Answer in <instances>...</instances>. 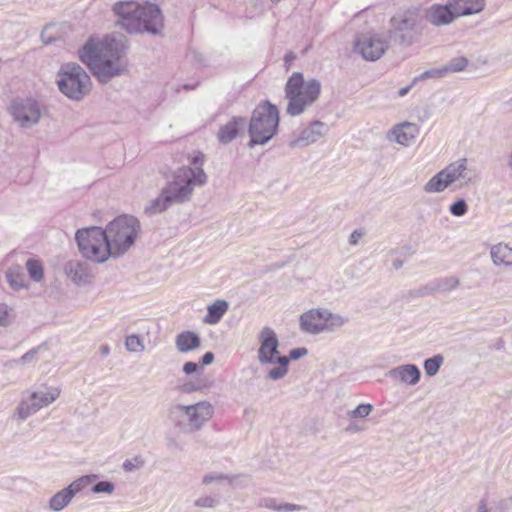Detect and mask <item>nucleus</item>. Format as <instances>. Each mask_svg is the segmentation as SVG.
<instances>
[{
    "label": "nucleus",
    "mask_w": 512,
    "mask_h": 512,
    "mask_svg": "<svg viewBox=\"0 0 512 512\" xmlns=\"http://www.w3.org/2000/svg\"><path fill=\"white\" fill-rule=\"evenodd\" d=\"M127 48L128 38L112 33L101 40L88 39L78 50V56L101 83H108L127 72Z\"/></svg>",
    "instance_id": "obj_1"
},
{
    "label": "nucleus",
    "mask_w": 512,
    "mask_h": 512,
    "mask_svg": "<svg viewBox=\"0 0 512 512\" xmlns=\"http://www.w3.org/2000/svg\"><path fill=\"white\" fill-rule=\"evenodd\" d=\"M203 163L204 155L197 152L192 157L191 166H183L174 171L159 196L145 207V213L158 214L174 204L189 202L194 190L207 183L208 176L202 168Z\"/></svg>",
    "instance_id": "obj_2"
},
{
    "label": "nucleus",
    "mask_w": 512,
    "mask_h": 512,
    "mask_svg": "<svg viewBox=\"0 0 512 512\" xmlns=\"http://www.w3.org/2000/svg\"><path fill=\"white\" fill-rule=\"evenodd\" d=\"M112 11L116 16V26L129 34H163L164 16L157 4L119 1L113 5Z\"/></svg>",
    "instance_id": "obj_3"
},
{
    "label": "nucleus",
    "mask_w": 512,
    "mask_h": 512,
    "mask_svg": "<svg viewBox=\"0 0 512 512\" xmlns=\"http://www.w3.org/2000/svg\"><path fill=\"white\" fill-rule=\"evenodd\" d=\"M479 173L465 157L459 158L431 177L424 185L426 193H441L447 188L453 191L469 188L479 182Z\"/></svg>",
    "instance_id": "obj_4"
},
{
    "label": "nucleus",
    "mask_w": 512,
    "mask_h": 512,
    "mask_svg": "<svg viewBox=\"0 0 512 512\" xmlns=\"http://www.w3.org/2000/svg\"><path fill=\"white\" fill-rule=\"evenodd\" d=\"M284 91L288 101L286 113L298 116L318 100L321 83L314 78L305 81L302 73L294 72L288 78Z\"/></svg>",
    "instance_id": "obj_5"
},
{
    "label": "nucleus",
    "mask_w": 512,
    "mask_h": 512,
    "mask_svg": "<svg viewBox=\"0 0 512 512\" xmlns=\"http://www.w3.org/2000/svg\"><path fill=\"white\" fill-rule=\"evenodd\" d=\"M104 230L112 257L117 258L134 246L141 232V224L136 217L124 214L109 222Z\"/></svg>",
    "instance_id": "obj_6"
},
{
    "label": "nucleus",
    "mask_w": 512,
    "mask_h": 512,
    "mask_svg": "<svg viewBox=\"0 0 512 512\" xmlns=\"http://www.w3.org/2000/svg\"><path fill=\"white\" fill-rule=\"evenodd\" d=\"M279 125V111L269 101L260 103L252 112L248 133L250 148L256 145H264L277 133Z\"/></svg>",
    "instance_id": "obj_7"
},
{
    "label": "nucleus",
    "mask_w": 512,
    "mask_h": 512,
    "mask_svg": "<svg viewBox=\"0 0 512 512\" xmlns=\"http://www.w3.org/2000/svg\"><path fill=\"white\" fill-rule=\"evenodd\" d=\"M214 407L209 401L194 404H176L169 410V417L175 426L184 433L199 431L213 416Z\"/></svg>",
    "instance_id": "obj_8"
},
{
    "label": "nucleus",
    "mask_w": 512,
    "mask_h": 512,
    "mask_svg": "<svg viewBox=\"0 0 512 512\" xmlns=\"http://www.w3.org/2000/svg\"><path fill=\"white\" fill-rule=\"evenodd\" d=\"M260 347L258 349V361L264 364H275L267 372V378L273 381L282 379L288 372L289 358L279 353V340L276 333L270 327H264L259 335Z\"/></svg>",
    "instance_id": "obj_9"
},
{
    "label": "nucleus",
    "mask_w": 512,
    "mask_h": 512,
    "mask_svg": "<svg viewBox=\"0 0 512 512\" xmlns=\"http://www.w3.org/2000/svg\"><path fill=\"white\" fill-rule=\"evenodd\" d=\"M57 85L61 93L74 101L82 100L92 88L90 76L75 62L61 65L57 73Z\"/></svg>",
    "instance_id": "obj_10"
},
{
    "label": "nucleus",
    "mask_w": 512,
    "mask_h": 512,
    "mask_svg": "<svg viewBox=\"0 0 512 512\" xmlns=\"http://www.w3.org/2000/svg\"><path fill=\"white\" fill-rule=\"evenodd\" d=\"M75 239L82 256L94 263L101 264L112 257L106 232L101 227L79 229Z\"/></svg>",
    "instance_id": "obj_11"
},
{
    "label": "nucleus",
    "mask_w": 512,
    "mask_h": 512,
    "mask_svg": "<svg viewBox=\"0 0 512 512\" xmlns=\"http://www.w3.org/2000/svg\"><path fill=\"white\" fill-rule=\"evenodd\" d=\"M61 390L58 387L43 386L36 391H25L15 411L14 416L24 421L34 415L40 409L49 406L60 396Z\"/></svg>",
    "instance_id": "obj_12"
},
{
    "label": "nucleus",
    "mask_w": 512,
    "mask_h": 512,
    "mask_svg": "<svg viewBox=\"0 0 512 512\" xmlns=\"http://www.w3.org/2000/svg\"><path fill=\"white\" fill-rule=\"evenodd\" d=\"M391 25L394 37L406 46L415 43L422 33L421 15L416 8L396 14L391 19Z\"/></svg>",
    "instance_id": "obj_13"
},
{
    "label": "nucleus",
    "mask_w": 512,
    "mask_h": 512,
    "mask_svg": "<svg viewBox=\"0 0 512 512\" xmlns=\"http://www.w3.org/2000/svg\"><path fill=\"white\" fill-rule=\"evenodd\" d=\"M10 112L14 120L24 128L36 125L41 117V109L34 99H16L10 106Z\"/></svg>",
    "instance_id": "obj_14"
},
{
    "label": "nucleus",
    "mask_w": 512,
    "mask_h": 512,
    "mask_svg": "<svg viewBox=\"0 0 512 512\" xmlns=\"http://www.w3.org/2000/svg\"><path fill=\"white\" fill-rule=\"evenodd\" d=\"M388 49V37L381 34H366L357 38L355 51L367 61H376Z\"/></svg>",
    "instance_id": "obj_15"
},
{
    "label": "nucleus",
    "mask_w": 512,
    "mask_h": 512,
    "mask_svg": "<svg viewBox=\"0 0 512 512\" xmlns=\"http://www.w3.org/2000/svg\"><path fill=\"white\" fill-rule=\"evenodd\" d=\"M324 308H312L301 314L299 318L300 330L304 333L317 335L326 332L324 321Z\"/></svg>",
    "instance_id": "obj_16"
},
{
    "label": "nucleus",
    "mask_w": 512,
    "mask_h": 512,
    "mask_svg": "<svg viewBox=\"0 0 512 512\" xmlns=\"http://www.w3.org/2000/svg\"><path fill=\"white\" fill-rule=\"evenodd\" d=\"M65 273L73 283L79 286L90 284L93 280L91 265L86 261L71 260L67 262Z\"/></svg>",
    "instance_id": "obj_17"
},
{
    "label": "nucleus",
    "mask_w": 512,
    "mask_h": 512,
    "mask_svg": "<svg viewBox=\"0 0 512 512\" xmlns=\"http://www.w3.org/2000/svg\"><path fill=\"white\" fill-rule=\"evenodd\" d=\"M325 131V123L314 121L310 126L304 128L296 139L290 141L289 146L291 148L308 146L324 136Z\"/></svg>",
    "instance_id": "obj_18"
},
{
    "label": "nucleus",
    "mask_w": 512,
    "mask_h": 512,
    "mask_svg": "<svg viewBox=\"0 0 512 512\" xmlns=\"http://www.w3.org/2000/svg\"><path fill=\"white\" fill-rule=\"evenodd\" d=\"M418 132L419 129L416 124L403 122L394 126L388 133L387 138L402 146H409L415 141Z\"/></svg>",
    "instance_id": "obj_19"
},
{
    "label": "nucleus",
    "mask_w": 512,
    "mask_h": 512,
    "mask_svg": "<svg viewBox=\"0 0 512 512\" xmlns=\"http://www.w3.org/2000/svg\"><path fill=\"white\" fill-rule=\"evenodd\" d=\"M80 482H71L64 489L54 494L49 501V509L53 512L62 511L71 502L73 497L81 490Z\"/></svg>",
    "instance_id": "obj_20"
},
{
    "label": "nucleus",
    "mask_w": 512,
    "mask_h": 512,
    "mask_svg": "<svg viewBox=\"0 0 512 512\" xmlns=\"http://www.w3.org/2000/svg\"><path fill=\"white\" fill-rule=\"evenodd\" d=\"M427 20L435 25L441 26L451 23L457 15L454 14V8L450 5L448 0L446 5H433L427 11Z\"/></svg>",
    "instance_id": "obj_21"
},
{
    "label": "nucleus",
    "mask_w": 512,
    "mask_h": 512,
    "mask_svg": "<svg viewBox=\"0 0 512 512\" xmlns=\"http://www.w3.org/2000/svg\"><path fill=\"white\" fill-rule=\"evenodd\" d=\"M460 285L457 277H445L437 279L419 290L420 296H426L436 293H446L456 289Z\"/></svg>",
    "instance_id": "obj_22"
},
{
    "label": "nucleus",
    "mask_w": 512,
    "mask_h": 512,
    "mask_svg": "<svg viewBox=\"0 0 512 512\" xmlns=\"http://www.w3.org/2000/svg\"><path fill=\"white\" fill-rule=\"evenodd\" d=\"M246 125V118L233 117L225 125H222L217 133V139L222 144H228L233 141L240 130L244 129Z\"/></svg>",
    "instance_id": "obj_23"
},
{
    "label": "nucleus",
    "mask_w": 512,
    "mask_h": 512,
    "mask_svg": "<svg viewBox=\"0 0 512 512\" xmlns=\"http://www.w3.org/2000/svg\"><path fill=\"white\" fill-rule=\"evenodd\" d=\"M70 26L66 23H48L40 34L41 41L45 45L61 41L69 33Z\"/></svg>",
    "instance_id": "obj_24"
},
{
    "label": "nucleus",
    "mask_w": 512,
    "mask_h": 512,
    "mask_svg": "<svg viewBox=\"0 0 512 512\" xmlns=\"http://www.w3.org/2000/svg\"><path fill=\"white\" fill-rule=\"evenodd\" d=\"M490 258L494 266L512 267V246L499 242L490 247Z\"/></svg>",
    "instance_id": "obj_25"
},
{
    "label": "nucleus",
    "mask_w": 512,
    "mask_h": 512,
    "mask_svg": "<svg viewBox=\"0 0 512 512\" xmlns=\"http://www.w3.org/2000/svg\"><path fill=\"white\" fill-rule=\"evenodd\" d=\"M389 375L409 385H415L420 380V370L414 364L398 366L389 371Z\"/></svg>",
    "instance_id": "obj_26"
},
{
    "label": "nucleus",
    "mask_w": 512,
    "mask_h": 512,
    "mask_svg": "<svg viewBox=\"0 0 512 512\" xmlns=\"http://www.w3.org/2000/svg\"><path fill=\"white\" fill-rule=\"evenodd\" d=\"M201 345V339L193 331H183L176 336L175 346L180 353L196 350Z\"/></svg>",
    "instance_id": "obj_27"
},
{
    "label": "nucleus",
    "mask_w": 512,
    "mask_h": 512,
    "mask_svg": "<svg viewBox=\"0 0 512 512\" xmlns=\"http://www.w3.org/2000/svg\"><path fill=\"white\" fill-rule=\"evenodd\" d=\"M485 0H450V5L454 8V14L459 16L479 13L484 8Z\"/></svg>",
    "instance_id": "obj_28"
},
{
    "label": "nucleus",
    "mask_w": 512,
    "mask_h": 512,
    "mask_svg": "<svg viewBox=\"0 0 512 512\" xmlns=\"http://www.w3.org/2000/svg\"><path fill=\"white\" fill-rule=\"evenodd\" d=\"M228 309L229 304L226 300H216L207 307V314L204 316L203 322L208 325L217 324Z\"/></svg>",
    "instance_id": "obj_29"
},
{
    "label": "nucleus",
    "mask_w": 512,
    "mask_h": 512,
    "mask_svg": "<svg viewBox=\"0 0 512 512\" xmlns=\"http://www.w3.org/2000/svg\"><path fill=\"white\" fill-rule=\"evenodd\" d=\"M6 278L11 288L15 290L26 287L25 274L20 266L9 268L6 272Z\"/></svg>",
    "instance_id": "obj_30"
},
{
    "label": "nucleus",
    "mask_w": 512,
    "mask_h": 512,
    "mask_svg": "<svg viewBox=\"0 0 512 512\" xmlns=\"http://www.w3.org/2000/svg\"><path fill=\"white\" fill-rule=\"evenodd\" d=\"M324 321L326 324L325 326L327 327L326 331H334L335 329L344 326L348 322V319L342 315L333 314L328 309H325Z\"/></svg>",
    "instance_id": "obj_31"
},
{
    "label": "nucleus",
    "mask_w": 512,
    "mask_h": 512,
    "mask_svg": "<svg viewBox=\"0 0 512 512\" xmlns=\"http://www.w3.org/2000/svg\"><path fill=\"white\" fill-rule=\"evenodd\" d=\"M145 459L142 455H135L125 459L121 468L126 474H134L145 466Z\"/></svg>",
    "instance_id": "obj_32"
},
{
    "label": "nucleus",
    "mask_w": 512,
    "mask_h": 512,
    "mask_svg": "<svg viewBox=\"0 0 512 512\" xmlns=\"http://www.w3.org/2000/svg\"><path fill=\"white\" fill-rule=\"evenodd\" d=\"M444 362V357L441 354L434 355L424 361V370L426 375L432 377L435 376L441 365Z\"/></svg>",
    "instance_id": "obj_33"
},
{
    "label": "nucleus",
    "mask_w": 512,
    "mask_h": 512,
    "mask_svg": "<svg viewBox=\"0 0 512 512\" xmlns=\"http://www.w3.org/2000/svg\"><path fill=\"white\" fill-rule=\"evenodd\" d=\"M26 268L33 281L39 282L43 279V267L39 260L29 258L26 261Z\"/></svg>",
    "instance_id": "obj_34"
},
{
    "label": "nucleus",
    "mask_w": 512,
    "mask_h": 512,
    "mask_svg": "<svg viewBox=\"0 0 512 512\" xmlns=\"http://www.w3.org/2000/svg\"><path fill=\"white\" fill-rule=\"evenodd\" d=\"M125 348L129 352L140 353L145 350L143 340L136 334L128 335L125 339Z\"/></svg>",
    "instance_id": "obj_35"
},
{
    "label": "nucleus",
    "mask_w": 512,
    "mask_h": 512,
    "mask_svg": "<svg viewBox=\"0 0 512 512\" xmlns=\"http://www.w3.org/2000/svg\"><path fill=\"white\" fill-rule=\"evenodd\" d=\"M374 407L369 403L359 404L355 409L349 410L347 412V417L349 419H364L366 418L372 411Z\"/></svg>",
    "instance_id": "obj_36"
},
{
    "label": "nucleus",
    "mask_w": 512,
    "mask_h": 512,
    "mask_svg": "<svg viewBox=\"0 0 512 512\" xmlns=\"http://www.w3.org/2000/svg\"><path fill=\"white\" fill-rule=\"evenodd\" d=\"M468 64V60L465 57H457L452 59L448 64L444 65L446 75L449 73L463 71Z\"/></svg>",
    "instance_id": "obj_37"
},
{
    "label": "nucleus",
    "mask_w": 512,
    "mask_h": 512,
    "mask_svg": "<svg viewBox=\"0 0 512 512\" xmlns=\"http://www.w3.org/2000/svg\"><path fill=\"white\" fill-rule=\"evenodd\" d=\"M445 76H446V72H445L444 66H442L439 68H433V69L426 70L419 76L415 77L413 80V83L420 81V80H425L428 78H443Z\"/></svg>",
    "instance_id": "obj_38"
},
{
    "label": "nucleus",
    "mask_w": 512,
    "mask_h": 512,
    "mask_svg": "<svg viewBox=\"0 0 512 512\" xmlns=\"http://www.w3.org/2000/svg\"><path fill=\"white\" fill-rule=\"evenodd\" d=\"M449 211L453 216L461 217L467 213L468 205L464 199H459L450 205Z\"/></svg>",
    "instance_id": "obj_39"
},
{
    "label": "nucleus",
    "mask_w": 512,
    "mask_h": 512,
    "mask_svg": "<svg viewBox=\"0 0 512 512\" xmlns=\"http://www.w3.org/2000/svg\"><path fill=\"white\" fill-rule=\"evenodd\" d=\"M195 382L199 391H206L215 387V380L209 375L199 376Z\"/></svg>",
    "instance_id": "obj_40"
},
{
    "label": "nucleus",
    "mask_w": 512,
    "mask_h": 512,
    "mask_svg": "<svg viewBox=\"0 0 512 512\" xmlns=\"http://www.w3.org/2000/svg\"><path fill=\"white\" fill-rule=\"evenodd\" d=\"M218 503L216 496H202L194 501V506L200 508H212Z\"/></svg>",
    "instance_id": "obj_41"
},
{
    "label": "nucleus",
    "mask_w": 512,
    "mask_h": 512,
    "mask_svg": "<svg viewBox=\"0 0 512 512\" xmlns=\"http://www.w3.org/2000/svg\"><path fill=\"white\" fill-rule=\"evenodd\" d=\"M12 321L11 310L5 304H0V326H8Z\"/></svg>",
    "instance_id": "obj_42"
},
{
    "label": "nucleus",
    "mask_w": 512,
    "mask_h": 512,
    "mask_svg": "<svg viewBox=\"0 0 512 512\" xmlns=\"http://www.w3.org/2000/svg\"><path fill=\"white\" fill-rule=\"evenodd\" d=\"M113 490H114V486H113L112 482H97L92 487L93 493H102V492L112 493Z\"/></svg>",
    "instance_id": "obj_43"
},
{
    "label": "nucleus",
    "mask_w": 512,
    "mask_h": 512,
    "mask_svg": "<svg viewBox=\"0 0 512 512\" xmlns=\"http://www.w3.org/2000/svg\"><path fill=\"white\" fill-rule=\"evenodd\" d=\"M266 507L282 512H290L299 509V507L294 504H283L276 506L274 500H269V503L266 504Z\"/></svg>",
    "instance_id": "obj_44"
},
{
    "label": "nucleus",
    "mask_w": 512,
    "mask_h": 512,
    "mask_svg": "<svg viewBox=\"0 0 512 512\" xmlns=\"http://www.w3.org/2000/svg\"><path fill=\"white\" fill-rule=\"evenodd\" d=\"M308 350L304 347L292 349L289 353V360H298L299 358L307 355Z\"/></svg>",
    "instance_id": "obj_45"
},
{
    "label": "nucleus",
    "mask_w": 512,
    "mask_h": 512,
    "mask_svg": "<svg viewBox=\"0 0 512 512\" xmlns=\"http://www.w3.org/2000/svg\"><path fill=\"white\" fill-rule=\"evenodd\" d=\"M197 369H198V364L195 363V362H186L183 365V372L186 375H190V374L195 373L197 371Z\"/></svg>",
    "instance_id": "obj_46"
},
{
    "label": "nucleus",
    "mask_w": 512,
    "mask_h": 512,
    "mask_svg": "<svg viewBox=\"0 0 512 512\" xmlns=\"http://www.w3.org/2000/svg\"><path fill=\"white\" fill-rule=\"evenodd\" d=\"M203 480H233V478L224 474H207L204 476Z\"/></svg>",
    "instance_id": "obj_47"
},
{
    "label": "nucleus",
    "mask_w": 512,
    "mask_h": 512,
    "mask_svg": "<svg viewBox=\"0 0 512 512\" xmlns=\"http://www.w3.org/2000/svg\"><path fill=\"white\" fill-rule=\"evenodd\" d=\"M180 391L183 393H191L195 391H199L196 385V382L194 383H185L180 386Z\"/></svg>",
    "instance_id": "obj_48"
},
{
    "label": "nucleus",
    "mask_w": 512,
    "mask_h": 512,
    "mask_svg": "<svg viewBox=\"0 0 512 512\" xmlns=\"http://www.w3.org/2000/svg\"><path fill=\"white\" fill-rule=\"evenodd\" d=\"M363 236V233L359 230H355L351 233L349 237V243L351 245H356L359 241V239Z\"/></svg>",
    "instance_id": "obj_49"
},
{
    "label": "nucleus",
    "mask_w": 512,
    "mask_h": 512,
    "mask_svg": "<svg viewBox=\"0 0 512 512\" xmlns=\"http://www.w3.org/2000/svg\"><path fill=\"white\" fill-rule=\"evenodd\" d=\"M36 355V351L35 350H31L27 353H25L22 357H21V362L22 363H28L30 361H32L34 359Z\"/></svg>",
    "instance_id": "obj_50"
},
{
    "label": "nucleus",
    "mask_w": 512,
    "mask_h": 512,
    "mask_svg": "<svg viewBox=\"0 0 512 512\" xmlns=\"http://www.w3.org/2000/svg\"><path fill=\"white\" fill-rule=\"evenodd\" d=\"M214 361V354L212 352H206L202 357V365H209Z\"/></svg>",
    "instance_id": "obj_51"
},
{
    "label": "nucleus",
    "mask_w": 512,
    "mask_h": 512,
    "mask_svg": "<svg viewBox=\"0 0 512 512\" xmlns=\"http://www.w3.org/2000/svg\"><path fill=\"white\" fill-rule=\"evenodd\" d=\"M505 164L509 170L512 171V147L509 153L505 157Z\"/></svg>",
    "instance_id": "obj_52"
},
{
    "label": "nucleus",
    "mask_w": 512,
    "mask_h": 512,
    "mask_svg": "<svg viewBox=\"0 0 512 512\" xmlns=\"http://www.w3.org/2000/svg\"><path fill=\"white\" fill-rule=\"evenodd\" d=\"M413 84H414V83L412 82V84H411V85H408V86H406V87L401 88V89L398 91V95H399L400 97L405 96V95L410 91V89H411V87H412V85H413Z\"/></svg>",
    "instance_id": "obj_53"
},
{
    "label": "nucleus",
    "mask_w": 512,
    "mask_h": 512,
    "mask_svg": "<svg viewBox=\"0 0 512 512\" xmlns=\"http://www.w3.org/2000/svg\"><path fill=\"white\" fill-rule=\"evenodd\" d=\"M294 59H295V55L291 52L285 55L286 64H290Z\"/></svg>",
    "instance_id": "obj_54"
},
{
    "label": "nucleus",
    "mask_w": 512,
    "mask_h": 512,
    "mask_svg": "<svg viewBox=\"0 0 512 512\" xmlns=\"http://www.w3.org/2000/svg\"><path fill=\"white\" fill-rule=\"evenodd\" d=\"M96 478H97L96 475H84V476L79 477L77 480H83V481L96 480Z\"/></svg>",
    "instance_id": "obj_55"
},
{
    "label": "nucleus",
    "mask_w": 512,
    "mask_h": 512,
    "mask_svg": "<svg viewBox=\"0 0 512 512\" xmlns=\"http://www.w3.org/2000/svg\"><path fill=\"white\" fill-rule=\"evenodd\" d=\"M100 350L102 355L104 356H107L110 353V348L108 347V345H102Z\"/></svg>",
    "instance_id": "obj_56"
},
{
    "label": "nucleus",
    "mask_w": 512,
    "mask_h": 512,
    "mask_svg": "<svg viewBox=\"0 0 512 512\" xmlns=\"http://www.w3.org/2000/svg\"><path fill=\"white\" fill-rule=\"evenodd\" d=\"M402 264H403V263H402V261H401V260H398V259H397V260H394V262H393V266H394L396 269L401 268V267H402Z\"/></svg>",
    "instance_id": "obj_57"
},
{
    "label": "nucleus",
    "mask_w": 512,
    "mask_h": 512,
    "mask_svg": "<svg viewBox=\"0 0 512 512\" xmlns=\"http://www.w3.org/2000/svg\"><path fill=\"white\" fill-rule=\"evenodd\" d=\"M346 430L349 432H356L359 431L360 429H358L355 425L350 424Z\"/></svg>",
    "instance_id": "obj_58"
},
{
    "label": "nucleus",
    "mask_w": 512,
    "mask_h": 512,
    "mask_svg": "<svg viewBox=\"0 0 512 512\" xmlns=\"http://www.w3.org/2000/svg\"><path fill=\"white\" fill-rule=\"evenodd\" d=\"M481 509H482V512H487V509L485 506H482Z\"/></svg>",
    "instance_id": "obj_59"
},
{
    "label": "nucleus",
    "mask_w": 512,
    "mask_h": 512,
    "mask_svg": "<svg viewBox=\"0 0 512 512\" xmlns=\"http://www.w3.org/2000/svg\"><path fill=\"white\" fill-rule=\"evenodd\" d=\"M271 1H272V2H274V3H278V2H280L281 0H271Z\"/></svg>",
    "instance_id": "obj_60"
}]
</instances>
